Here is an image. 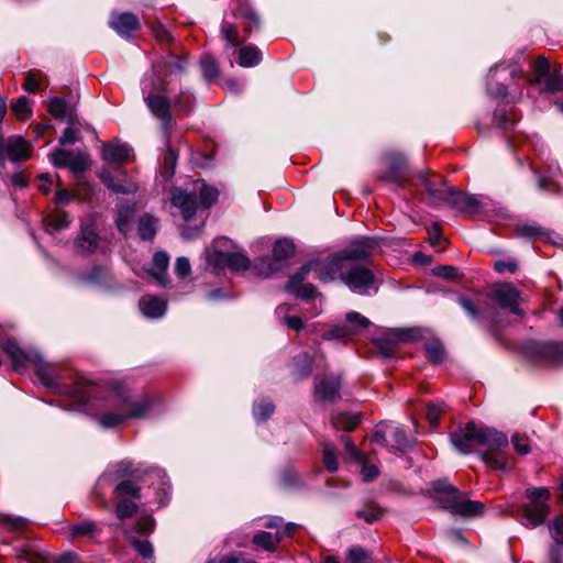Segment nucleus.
Wrapping results in <instances>:
<instances>
[{
    "label": "nucleus",
    "mask_w": 563,
    "mask_h": 563,
    "mask_svg": "<svg viewBox=\"0 0 563 563\" xmlns=\"http://www.w3.org/2000/svg\"><path fill=\"white\" fill-rule=\"evenodd\" d=\"M342 283L358 295H369L371 290L377 291L373 271L363 265L350 267L346 274L342 275Z\"/></svg>",
    "instance_id": "nucleus-10"
},
{
    "label": "nucleus",
    "mask_w": 563,
    "mask_h": 563,
    "mask_svg": "<svg viewBox=\"0 0 563 563\" xmlns=\"http://www.w3.org/2000/svg\"><path fill=\"white\" fill-rule=\"evenodd\" d=\"M341 377L339 375L324 376L316 380L313 399L318 402H334L341 398Z\"/></svg>",
    "instance_id": "nucleus-17"
},
{
    "label": "nucleus",
    "mask_w": 563,
    "mask_h": 563,
    "mask_svg": "<svg viewBox=\"0 0 563 563\" xmlns=\"http://www.w3.org/2000/svg\"><path fill=\"white\" fill-rule=\"evenodd\" d=\"M280 541V536L276 533V536L271 532H260L253 537V543L263 548L268 552H274Z\"/></svg>",
    "instance_id": "nucleus-38"
},
{
    "label": "nucleus",
    "mask_w": 563,
    "mask_h": 563,
    "mask_svg": "<svg viewBox=\"0 0 563 563\" xmlns=\"http://www.w3.org/2000/svg\"><path fill=\"white\" fill-rule=\"evenodd\" d=\"M347 269V264L340 252L327 258L312 260L290 277L286 290L297 298L312 299L317 295L316 287L303 283L310 272H314L320 282L329 283L336 278L342 282V275H345Z\"/></svg>",
    "instance_id": "nucleus-1"
},
{
    "label": "nucleus",
    "mask_w": 563,
    "mask_h": 563,
    "mask_svg": "<svg viewBox=\"0 0 563 563\" xmlns=\"http://www.w3.org/2000/svg\"><path fill=\"white\" fill-rule=\"evenodd\" d=\"M224 263L232 272H243L250 268L251 261L242 253L224 254Z\"/></svg>",
    "instance_id": "nucleus-35"
},
{
    "label": "nucleus",
    "mask_w": 563,
    "mask_h": 563,
    "mask_svg": "<svg viewBox=\"0 0 563 563\" xmlns=\"http://www.w3.org/2000/svg\"><path fill=\"white\" fill-rule=\"evenodd\" d=\"M200 67L207 81H212L219 76L220 70L218 62L209 55H206L200 59Z\"/></svg>",
    "instance_id": "nucleus-43"
},
{
    "label": "nucleus",
    "mask_w": 563,
    "mask_h": 563,
    "mask_svg": "<svg viewBox=\"0 0 563 563\" xmlns=\"http://www.w3.org/2000/svg\"><path fill=\"white\" fill-rule=\"evenodd\" d=\"M100 532L101 527L97 522L90 520H81L69 526V533L73 540L80 538L96 540Z\"/></svg>",
    "instance_id": "nucleus-24"
},
{
    "label": "nucleus",
    "mask_w": 563,
    "mask_h": 563,
    "mask_svg": "<svg viewBox=\"0 0 563 563\" xmlns=\"http://www.w3.org/2000/svg\"><path fill=\"white\" fill-rule=\"evenodd\" d=\"M104 186L114 194L129 195L136 190L133 184H119L110 175L102 176Z\"/></svg>",
    "instance_id": "nucleus-46"
},
{
    "label": "nucleus",
    "mask_w": 563,
    "mask_h": 563,
    "mask_svg": "<svg viewBox=\"0 0 563 563\" xmlns=\"http://www.w3.org/2000/svg\"><path fill=\"white\" fill-rule=\"evenodd\" d=\"M525 494L529 501L522 508V523L527 528L539 527L545 521L550 511V492L545 487H530Z\"/></svg>",
    "instance_id": "nucleus-5"
},
{
    "label": "nucleus",
    "mask_w": 563,
    "mask_h": 563,
    "mask_svg": "<svg viewBox=\"0 0 563 563\" xmlns=\"http://www.w3.org/2000/svg\"><path fill=\"white\" fill-rule=\"evenodd\" d=\"M550 536L553 543L563 545V514L558 516L550 526Z\"/></svg>",
    "instance_id": "nucleus-58"
},
{
    "label": "nucleus",
    "mask_w": 563,
    "mask_h": 563,
    "mask_svg": "<svg viewBox=\"0 0 563 563\" xmlns=\"http://www.w3.org/2000/svg\"><path fill=\"white\" fill-rule=\"evenodd\" d=\"M262 60V53L255 45H246L239 52V65L242 67H254Z\"/></svg>",
    "instance_id": "nucleus-30"
},
{
    "label": "nucleus",
    "mask_w": 563,
    "mask_h": 563,
    "mask_svg": "<svg viewBox=\"0 0 563 563\" xmlns=\"http://www.w3.org/2000/svg\"><path fill=\"white\" fill-rule=\"evenodd\" d=\"M109 24L123 37H130L134 31L140 29V21L137 16L130 12L113 13Z\"/></svg>",
    "instance_id": "nucleus-21"
},
{
    "label": "nucleus",
    "mask_w": 563,
    "mask_h": 563,
    "mask_svg": "<svg viewBox=\"0 0 563 563\" xmlns=\"http://www.w3.org/2000/svg\"><path fill=\"white\" fill-rule=\"evenodd\" d=\"M142 92L144 102L151 113L161 121L163 133L168 142L174 124V119L170 113L172 106L169 98L164 93L154 92L152 89H147L146 84H143Z\"/></svg>",
    "instance_id": "nucleus-8"
},
{
    "label": "nucleus",
    "mask_w": 563,
    "mask_h": 563,
    "mask_svg": "<svg viewBox=\"0 0 563 563\" xmlns=\"http://www.w3.org/2000/svg\"><path fill=\"white\" fill-rule=\"evenodd\" d=\"M133 548L143 559H152L154 554L153 544L147 540L133 539Z\"/></svg>",
    "instance_id": "nucleus-57"
},
{
    "label": "nucleus",
    "mask_w": 563,
    "mask_h": 563,
    "mask_svg": "<svg viewBox=\"0 0 563 563\" xmlns=\"http://www.w3.org/2000/svg\"><path fill=\"white\" fill-rule=\"evenodd\" d=\"M377 247V243L374 239L367 236H360L354 239L345 249L341 250L340 253L349 262H362L366 261L372 256Z\"/></svg>",
    "instance_id": "nucleus-16"
},
{
    "label": "nucleus",
    "mask_w": 563,
    "mask_h": 563,
    "mask_svg": "<svg viewBox=\"0 0 563 563\" xmlns=\"http://www.w3.org/2000/svg\"><path fill=\"white\" fill-rule=\"evenodd\" d=\"M170 194L173 206L180 210L185 220H190L199 208L198 197L192 186L186 188L175 187Z\"/></svg>",
    "instance_id": "nucleus-15"
},
{
    "label": "nucleus",
    "mask_w": 563,
    "mask_h": 563,
    "mask_svg": "<svg viewBox=\"0 0 563 563\" xmlns=\"http://www.w3.org/2000/svg\"><path fill=\"white\" fill-rule=\"evenodd\" d=\"M49 113L56 118L62 119L66 113V101L62 98H52L48 104Z\"/></svg>",
    "instance_id": "nucleus-59"
},
{
    "label": "nucleus",
    "mask_w": 563,
    "mask_h": 563,
    "mask_svg": "<svg viewBox=\"0 0 563 563\" xmlns=\"http://www.w3.org/2000/svg\"><path fill=\"white\" fill-rule=\"evenodd\" d=\"M371 559L369 553L363 548L355 545L349 549L346 563H362Z\"/></svg>",
    "instance_id": "nucleus-53"
},
{
    "label": "nucleus",
    "mask_w": 563,
    "mask_h": 563,
    "mask_svg": "<svg viewBox=\"0 0 563 563\" xmlns=\"http://www.w3.org/2000/svg\"><path fill=\"white\" fill-rule=\"evenodd\" d=\"M113 411L106 412L98 418L99 424L104 429L114 428L128 419L145 418L153 401L148 396L130 397L121 391H117L112 401Z\"/></svg>",
    "instance_id": "nucleus-3"
},
{
    "label": "nucleus",
    "mask_w": 563,
    "mask_h": 563,
    "mask_svg": "<svg viewBox=\"0 0 563 563\" xmlns=\"http://www.w3.org/2000/svg\"><path fill=\"white\" fill-rule=\"evenodd\" d=\"M440 184L442 187H439L435 181L428 178L424 174L419 176V180L421 181V186L424 191V200L432 206H440L445 202L450 188L446 187L445 181L440 178Z\"/></svg>",
    "instance_id": "nucleus-20"
},
{
    "label": "nucleus",
    "mask_w": 563,
    "mask_h": 563,
    "mask_svg": "<svg viewBox=\"0 0 563 563\" xmlns=\"http://www.w3.org/2000/svg\"><path fill=\"white\" fill-rule=\"evenodd\" d=\"M154 527H155V520L152 516H144V517H141L136 525H135V530L137 533L140 534H150L153 530H154Z\"/></svg>",
    "instance_id": "nucleus-61"
},
{
    "label": "nucleus",
    "mask_w": 563,
    "mask_h": 563,
    "mask_svg": "<svg viewBox=\"0 0 563 563\" xmlns=\"http://www.w3.org/2000/svg\"><path fill=\"white\" fill-rule=\"evenodd\" d=\"M71 157L68 159L67 167L73 172H84L88 168V158L80 152L70 151Z\"/></svg>",
    "instance_id": "nucleus-49"
},
{
    "label": "nucleus",
    "mask_w": 563,
    "mask_h": 563,
    "mask_svg": "<svg viewBox=\"0 0 563 563\" xmlns=\"http://www.w3.org/2000/svg\"><path fill=\"white\" fill-rule=\"evenodd\" d=\"M2 349L11 360L15 372L21 373L33 364L34 361H38L40 353L37 351L33 349H22L13 339L7 340Z\"/></svg>",
    "instance_id": "nucleus-14"
},
{
    "label": "nucleus",
    "mask_w": 563,
    "mask_h": 563,
    "mask_svg": "<svg viewBox=\"0 0 563 563\" xmlns=\"http://www.w3.org/2000/svg\"><path fill=\"white\" fill-rule=\"evenodd\" d=\"M433 274L443 279H454L457 277V268L451 265H440L433 268Z\"/></svg>",
    "instance_id": "nucleus-63"
},
{
    "label": "nucleus",
    "mask_w": 563,
    "mask_h": 563,
    "mask_svg": "<svg viewBox=\"0 0 563 563\" xmlns=\"http://www.w3.org/2000/svg\"><path fill=\"white\" fill-rule=\"evenodd\" d=\"M169 257L165 252H156L153 256L150 274L158 282L162 287H167L169 280L167 278V267Z\"/></svg>",
    "instance_id": "nucleus-25"
},
{
    "label": "nucleus",
    "mask_w": 563,
    "mask_h": 563,
    "mask_svg": "<svg viewBox=\"0 0 563 563\" xmlns=\"http://www.w3.org/2000/svg\"><path fill=\"white\" fill-rule=\"evenodd\" d=\"M482 429L476 428V424L470 421L464 427H459L451 432L450 440L459 452L468 454L479 444Z\"/></svg>",
    "instance_id": "nucleus-13"
},
{
    "label": "nucleus",
    "mask_w": 563,
    "mask_h": 563,
    "mask_svg": "<svg viewBox=\"0 0 563 563\" xmlns=\"http://www.w3.org/2000/svg\"><path fill=\"white\" fill-rule=\"evenodd\" d=\"M274 410L275 407L272 401L261 400L254 404L253 416L256 421L264 422L274 413Z\"/></svg>",
    "instance_id": "nucleus-45"
},
{
    "label": "nucleus",
    "mask_w": 563,
    "mask_h": 563,
    "mask_svg": "<svg viewBox=\"0 0 563 563\" xmlns=\"http://www.w3.org/2000/svg\"><path fill=\"white\" fill-rule=\"evenodd\" d=\"M130 147L122 143H107L102 147V159L109 163H122L129 159Z\"/></svg>",
    "instance_id": "nucleus-27"
},
{
    "label": "nucleus",
    "mask_w": 563,
    "mask_h": 563,
    "mask_svg": "<svg viewBox=\"0 0 563 563\" xmlns=\"http://www.w3.org/2000/svg\"><path fill=\"white\" fill-rule=\"evenodd\" d=\"M221 35L228 45L232 47H238L244 42V38L240 36L238 27L227 21H223L221 24Z\"/></svg>",
    "instance_id": "nucleus-37"
},
{
    "label": "nucleus",
    "mask_w": 563,
    "mask_h": 563,
    "mask_svg": "<svg viewBox=\"0 0 563 563\" xmlns=\"http://www.w3.org/2000/svg\"><path fill=\"white\" fill-rule=\"evenodd\" d=\"M312 363L313 358L308 352H303L295 357V366L301 377L309 376L312 371Z\"/></svg>",
    "instance_id": "nucleus-48"
},
{
    "label": "nucleus",
    "mask_w": 563,
    "mask_h": 563,
    "mask_svg": "<svg viewBox=\"0 0 563 563\" xmlns=\"http://www.w3.org/2000/svg\"><path fill=\"white\" fill-rule=\"evenodd\" d=\"M42 74L38 70H30L25 75L23 88L27 92H36L40 88L41 80H42Z\"/></svg>",
    "instance_id": "nucleus-51"
},
{
    "label": "nucleus",
    "mask_w": 563,
    "mask_h": 563,
    "mask_svg": "<svg viewBox=\"0 0 563 563\" xmlns=\"http://www.w3.org/2000/svg\"><path fill=\"white\" fill-rule=\"evenodd\" d=\"M445 202L466 214H475L482 208V202L476 196L453 188H450Z\"/></svg>",
    "instance_id": "nucleus-19"
},
{
    "label": "nucleus",
    "mask_w": 563,
    "mask_h": 563,
    "mask_svg": "<svg viewBox=\"0 0 563 563\" xmlns=\"http://www.w3.org/2000/svg\"><path fill=\"white\" fill-rule=\"evenodd\" d=\"M134 217V209L128 205L120 206L118 208V217L115 220L119 231L126 235L130 231V224Z\"/></svg>",
    "instance_id": "nucleus-36"
},
{
    "label": "nucleus",
    "mask_w": 563,
    "mask_h": 563,
    "mask_svg": "<svg viewBox=\"0 0 563 563\" xmlns=\"http://www.w3.org/2000/svg\"><path fill=\"white\" fill-rule=\"evenodd\" d=\"M525 354L533 362L550 367L563 366V342L529 341L523 346Z\"/></svg>",
    "instance_id": "nucleus-7"
},
{
    "label": "nucleus",
    "mask_w": 563,
    "mask_h": 563,
    "mask_svg": "<svg viewBox=\"0 0 563 563\" xmlns=\"http://www.w3.org/2000/svg\"><path fill=\"white\" fill-rule=\"evenodd\" d=\"M142 313L148 318H159L166 311V302L155 296L145 295L139 302Z\"/></svg>",
    "instance_id": "nucleus-26"
},
{
    "label": "nucleus",
    "mask_w": 563,
    "mask_h": 563,
    "mask_svg": "<svg viewBox=\"0 0 563 563\" xmlns=\"http://www.w3.org/2000/svg\"><path fill=\"white\" fill-rule=\"evenodd\" d=\"M33 364L36 366V375L41 383L47 388L71 397L77 402L78 409H82L93 396V386L85 378H78L71 385L59 384L62 376L58 368L44 362L41 354H38V361H34Z\"/></svg>",
    "instance_id": "nucleus-2"
},
{
    "label": "nucleus",
    "mask_w": 563,
    "mask_h": 563,
    "mask_svg": "<svg viewBox=\"0 0 563 563\" xmlns=\"http://www.w3.org/2000/svg\"><path fill=\"white\" fill-rule=\"evenodd\" d=\"M372 441L378 445L386 446L389 450L388 423L380 424L372 435Z\"/></svg>",
    "instance_id": "nucleus-55"
},
{
    "label": "nucleus",
    "mask_w": 563,
    "mask_h": 563,
    "mask_svg": "<svg viewBox=\"0 0 563 563\" xmlns=\"http://www.w3.org/2000/svg\"><path fill=\"white\" fill-rule=\"evenodd\" d=\"M345 321L352 325L354 335L362 333L364 330L368 329L372 324L371 320L366 317L362 316L356 311H350L345 316Z\"/></svg>",
    "instance_id": "nucleus-41"
},
{
    "label": "nucleus",
    "mask_w": 563,
    "mask_h": 563,
    "mask_svg": "<svg viewBox=\"0 0 563 563\" xmlns=\"http://www.w3.org/2000/svg\"><path fill=\"white\" fill-rule=\"evenodd\" d=\"M195 98L188 90L180 91V93L174 99V108L177 112L186 115L191 112L194 108Z\"/></svg>",
    "instance_id": "nucleus-42"
},
{
    "label": "nucleus",
    "mask_w": 563,
    "mask_h": 563,
    "mask_svg": "<svg viewBox=\"0 0 563 563\" xmlns=\"http://www.w3.org/2000/svg\"><path fill=\"white\" fill-rule=\"evenodd\" d=\"M31 144L20 135L7 139L0 134V164L4 165L5 158L11 162L25 161L31 156Z\"/></svg>",
    "instance_id": "nucleus-12"
},
{
    "label": "nucleus",
    "mask_w": 563,
    "mask_h": 563,
    "mask_svg": "<svg viewBox=\"0 0 563 563\" xmlns=\"http://www.w3.org/2000/svg\"><path fill=\"white\" fill-rule=\"evenodd\" d=\"M191 186L198 197L199 207L209 208L217 201L219 192L216 188L207 186L200 180L195 181Z\"/></svg>",
    "instance_id": "nucleus-28"
},
{
    "label": "nucleus",
    "mask_w": 563,
    "mask_h": 563,
    "mask_svg": "<svg viewBox=\"0 0 563 563\" xmlns=\"http://www.w3.org/2000/svg\"><path fill=\"white\" fill-rule=\"evenodd\" d=\"M479 445L486 446L483 461L490 467L506 471L507 460L504 449L508 445L507 437L495 429L482 428Z\"/></svg>",
    "instance_id": "nucleus-6"
},
{
    "label": "nucleus",
    "mask_w": 563,
    "mask_h": 563,
    "mask_svg": "<svg viewBox=\"0 0 563 563\" xmlns=\"http://www.w3.org/2000/svg\"><path fill=\"white\" fill-rule=\"evenodd\" d=\"M115 492L119 494V495H126V496H131V497H134V498H140L141 495H140V492H141V488L140 486H137L136 484L130 482V481H123L121 483H119L115 487Z\"/></svg>",
    "instance_id": "nucleus-54"
},
{
    "label": "nucleus",
    "mask_w": 563,
    "mask_h": 563,
    "mask_svg": "<svg viewBox=\"0 0 563 563\" xmlns=\"http://www.w3.org/2000/svg\"><path fill=\"white\" fill-rule=\"evenodd\" d=\"M355 515L357 518L364 519L367 523H373L383 516V511L376 504L369 503L356 510Z\"/></svg>",
    "instance_id": "nucleus-44"
},
{
    "label": "nucleus",
    "mask_w": 563,
    "mask_h": 563,
    "mask_svg": "<svg viewBox=\"0 0 563 563\" xmlns=\"http://www.w3.org/2000/svg\"><path fill=\"white\" fill-rule=\"evenodd\" d=\"M533 73L537 81L549 92L563 91V75L558 69H551L544 56H539L533 63Z\"/></svg>",
    "instance_id": "nucleus-11"
},
{
    "label": "nucleus",
    "mask_w": 563,
    "mask_h": 563,
    "mask_svg": "<svg viewBox=\"0 0 563 563\" xmlns=\"http://www.w3.org/2000/svg\"><path fill=\"white\" fill-rule=\"evenodd\" d=\"M157 228L158 220L151 214H144L139 220L137 231L142 240H152L157 232Z\"/></svg>",
    "instance_id": "nucleus-31"
},
{
    "label": "nucleus",
    "mask_w": 563,
    "mask_h": 563,
    "mask_svg": "<svg viewBox=\"0 0 563 563\" xmlns=\"http://www.w3.org/2000/svg\"><path fill=\"white\" fill-rule=\"evenodd\" d=\"M323 464L327 471L334 473L339 470L338 452L333 443L324 441L321 443Z\"/></svg>",
    "instance_id": "nucleus-33"
},
{
    "label": "nucleus",
    "mask_w": 563,
    "mask_h": 563,
    "mask_svg": "<svg viewBox=\"0 0 563 563\" xmlns=\"http://www.w3.org/2000/svg\"><path fill=\"white\" fill-rule=\"evenodd\" d=\"M295 253V245L288 239H282L275 242L273 255L276 262L284 261Z\"/></svg>",
    "instance_id": "nucleus-39"
},
{
    "label": "nucleus",
    "mask_w": 563,
    "mask_h": 563,
    "mask_svg": "<svg viewBox=\"0 0 563 563\" xmlns=\"http://www.w3.org/2000/svg\"><path fill=\"white\" fill-rule=\"evenodd\" d=\"M70 218L65 211H55L45 219L46 229L49 230H62L69 225Z\"/></svg>",
    "instance_id": "nucleus-40"
},
{
    "label": "nucleus",
    "mask_w": 563,
    "mask_h": 563,
    "mask_svg": "<svg viewBox=\"0 0 563 563\" xmlns=\"http://www.w3.org/2000/svg\"><path fill=\"white\" fill-rule=\"evenodd\" d=\"M511 442L515 446V450L521 454V455H526L530 452V446H529V442H528V439L523 435H520V434H515L512 438H511Z\"/></svg>",
    "instance_id": "nucleus-64"
},
{
    "label": "nucleus",
    "mask_w": 563,
    "mask_h": 563,
    "mask_svg": "<svg viewBox=\"0 0 563 563\" xmlns=\"http://www.w3.org/2000/svg\"><path fill=\"white\" fill-rule=\"evenodd\" d=\"M166 143H167V150H166V154H165V158H164V166H165V169H166V173L168 174V176H173L175 173L178 155H177L176 151H174L168 145L169 141L168 142L166 141Z\"/></svg>",
    "instance_id": "nucleus-60"
},
{
    "label": "nucleus",
    "mask_w": 563,
    "mask_h": 563,
    "mask_svg": "<svg viewBox=\"0 0 563 563\" xmlns=\"http://www.w3.org/2000/svg\"><path fill=\"white\" fill-rule=\"evenodd\" d=\"M446 410V405L443 401H430L427 404L426 418L431 426H437L440 415Z\"/></svg>",
    "instance_id": "nucleus-47"
},
{
    "label": "nucleus",
    "mask_w": 563,
    "mask_h": 563,
    "mask_svg": "<svg viewBox=\"0 0 563 563\" xmlns=\"http://www.w3.org/2000/svg\"><path fill=\"white\" fill-rule=\"evenodd\" d=\"M256 268L258 269L260 274L265 277L271 276L275 271L278 269L276 264L269 257H262L256 263Z\"/></svg>",
    "instance_id": "nucleus-62"
},
{
    "label": "nucleus",
    "mask_w": 563,
    "mask_h": 563,
    "mask_svg": "<svg viewBox=\"0 0 563 563\" xmlns=\"http://www.w3.org/2000/svg\"><path fill=\"white\" fill-rule=\"evenodd\" d=\"M12 111L13 113L20 119L25 120L31 114V109L29 106V100L26 97H20L13 104H12Z\"/></svg>",
    "instance_id": "nucleus-56"
},
{
    "label": "nucleus",
    "mask_w": 563,
    "mask_h": 563,
    "mask_svg": "<svg viewBox=\"0 0 563 563\" xmlns=\"http://www.w3.org/2000/svg\"><path fill=\"white\" fill-rule=\"evenodd\" d=\"M389 451H400L409 445L405 431L397 424L388 423Z\"/></svg>",
    "instance_id": "nucleus-29"
},
{
    "label": "nucleus",
    "mask_w": 563,
    "mask_h": 563,
    "mask_svg": "<svg viewBox=\"0 0 563 563\" xmlns=\"http://www.w3.org/2000/svg\"><path fill=\"white\" fill-rule=\"evenodd\" d=\"M98 246V234L92 225H81L80 233L75 240L77 253L88 255L95 252Z\"/></svg>",
    "instance_id": "nucleus-22"
},
{
    "label": "nucleus",
    "mask_w": 563,
    "mask_h": 563,
    "mask_svg": "<svg viewBox=\"0 0 563 563\" xmlns=\"http://www.w3.org/2000/svg\"><path fill=\"white\" fill-rule=\"evenodd\" d=\"M427 356L434 364H440L444 358V350L441 343L430 342L426 346Z\"/></svg>",
    "instance_id": "nucleus-52"
},
{
    "label": "nucleus",
    "mask_w": 563,
    "mask_h": 563,
    "mask_svg": "<svg viewBox=\"0 0 563 563\" xmlns=\"http://www.w3.org/2000/svg\"><path fill=\"white\" fill-rule=\"evenodd\" d=\"M411 339L410 331H399L395 334V340H379L377 346L385 357H390L395 352L396 342H406Z\"/></svg>",
    "instance_id": "nucleus-34"
},
{
    "label": "nucleus",
    "mask_w": 563,
    "mask_h": 563,
    "mask_svg": "<svg viewBox=\"0 0 563 563\" xmlns=\"http://www.w3.org/2000/svg\"><path fill=\"white\" fill-rule=\"evenodd\" d=\"M352 325L345 321L343 324H336L324 331L323 339L324 340H342L347 341L354 338V333L352 330Z\"/></svg>",
    "instance_id": "nucleus-32"
},
{
    "label": "nucleus",
    "mask_w": 563,
    "mask_h": 563,
    "mask_svg": "<svg viewBox=\"0 0 563 563\" xmlns=\"http://www.w3.org/2000/svg\"><path fill=\"white\" fill-rule=\"evenodd\" d=\"M457 303L474 322L488 321L492 327L496 323L497 313L493 308H479L471 298L465 295L457 296Z\"/></svg>",
    "instance_id": "nucleus-18"
},
{
    "label": "nucleus",
    "mask_w": 563,
    "mask_h": 563,
    "mask_svg": "<svg viewBox=\"0 0 563 563\" xmlns=\"http://www.w3.org/2000/svg\"><path fill=\"white\" fill-rule=\"evenodd\" d=\"M136 511H137L136 504L129 499L122 498L117 504L115 512L120 519L131 517Z\"/></svg>",
    "instance_id": "nucleus-50"
},
{
    "label": "nucleus",
    "mask_w": 563,
    "mask_h": 563,
    "mask_svg": "<svg viewBox=\"0 0 563 563\" xmlns=\"http://www.w3.org/2000/svg\"><path fill=\"white\" fill-rule=\"evenodd\" d=\"M487 297L500 309L509 310V312L521 318L525 317V311L520 308L521 292L511 284H500L493 287L487 292Z\"/></svg>",
    "instance_id": "nucleus-9"
},
{
    "label": "nucleus",
    "mask_w": 563,
    "mask_h": 563,
    "mask_svg": "<svg viewBox=\"0 0 563 563\" xmlns=\"http://www.w3.org/2000/svg\"><path fill=\"white\" fill-rule=\"evenodd\" d=\"M433 492L438 495L440 506L455 516L477 517L483 514L484 505L478 500H471L446 479H439L432 484Z\"/></svg>",
    "instance_id": "nucleus-4"
},
{
    "label": "nucleus",
    "mask_w": 563,
    "mask_h": 563,
    "mask_svg": "<svg viewBox=\"0 0 563 563\" xmlns=\"http://www.w3.org/2000/svg\"><path fill=\"white\" fill-rule=\"evenodd\" d=\"M361 421H362V413L360 411H355V412L342 411V412H336V413L332 415V417H331L332 427L335 430L346 431V432H350V431H353L354 429H356L360 426Z\"/></svg>",
    "instance_id": "nucleus-23"
}]
</instances>
